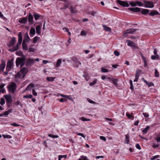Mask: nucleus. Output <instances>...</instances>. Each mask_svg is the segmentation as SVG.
<instances>
[{
    "label": "nucleus",
    "instance_id": "f257e3e1",
    "mask_svg": "<svg viewBox=\"0 0 160 160\" xmlns=\"http://www.w3.org/2000/svg\"><path fill=\"white\" fill-rule=\"evenodd\" d=\"M22 41V35L21 32H19L18 34V42L15 46L12 48L9 49V51L11 52H14L17 50L20 46Z\"/></svg>",
    "mask_w": 160,
    "mask_h": 160
},
{
    "label": "nucleus",
    "instance_id": "f03ea898",
    "mask_svg": "<svg viewBox=\"0 0 160 160\" xmlns=\"http://www.w3.org/2000/svg\"><path fill=\"white\" fill-rule=\"evenodd\" d=\"M28 72V69L26 67H23L21 69L16 75V78H18L20 79L23 78Z\"/></svg>",
    "mask_w": 160,
    "mask_h": 160
},
{
    "label": "nucleus",
    "instance_id": "7ed1b4c3",
    "mask_svg": "<svg viewBox=\"0 0 160 160\" xmlns=\"http://www.w3.org/2000/svg\"><path fill=\"white\" fill-rule=\"evenodd\" d=\"M25 57L17 58L16 61V65L17 67H18L20 65L21 67H22L25 64Z\"/></svg>",
    "mask_w": 160,
    "mask_h": 160
},
{
    "label": "nucleus",
    "instance_id": "20e7f679",
    "mask_svg": "<svg viewBox=\"0 0 160 160\" xmlns=\"http://www.w3.org/2000/svg\"><path fill=\"white\" fill-rule=\"evenodd\" d=\"M17 88V85L14 82L8 85L7 88L8 91L11 93H14Z\"/></svg>",
    "mask_w": 160,
    "mask_h": 160
},
{
    "label": "nucleus",
    "instance_id": "39448f33",
    "mask_svg": "<svg viewBox=\"0 0 160 160\" xmlns=\"http://www.w3.org/2000/svg\"><path fill=\"white\" fill-rule=\"evenodd\" d=\"M144 7L147 8H152L154 7L153 2L152 1H147L146 0H143Z\"/></svg>",
    "mask_w": 160,
    "mask_h": 160
},
{
    "label": "nucleus",
    "instance_id": "423d86ee",
    "mask_svg": "<svg viewBox=\"0 0 160 160\" xmlns=\"http://www.w3.org/2000/svg\"><path fill=\"white\" fill-rule=\"evenodd\" d=\"M13 59H11L8 60L6 66V71H9L11 70V68H12V66L13 65Z\"/></svg>",
    "mask_w": 160,
    "mask_h": 160
},
{
    "label": "nucleus",
    "instance_id": "0eeeda50",
    "mask_svg": "<svg viewBox=\"0 0 160 160\" xmlns=\"http://www.w3.org/2000/svg\"><path fill=\"white\" fill-rule=\"evenodd\" d=\"M116 2L117 3L122 7H128L129 6V4L127 2L122 1L120 0H117Z\"/></svg>",
    "mask_w": 160,
    "mask_h": 160
},
{
    "label": "nucleus",
    "instance_id": "6e6552de",
    "mask_svg": "<svg viewBox=\"0 0 160 160\" xmlns=\"http://www.w3.org/2000/svg\"><path fill=\"white\" fill-rule=\"evenodd\" d=\"M126 42L127 43L128 45L131 47L132 48L135 49L137 48V46L134 42L129 40H126Z\"/></svg>",
    "mask_w": 160,
    "mask_h": 160
},
{
    "label": "nucleus",
    "instance_id": "1a4fd4ad",
    "mask_svg": "<svg viewBox=\"0 0 160 160\" xmlns=\"http://www.w3.org/2000/svg\"><path fill=\"white\" fill-rule=\"evenodd\" d=\"M62 1L64 2L63 3L64 7L63 8H61V10L66 9L67 8H69L68 6L70 4V2L68 0H62Z\"/></svg>",
    "mask_w": 160,
    "mask_h": 160
},
{
    "label": "nucleus",
    "instance_id": "9d476101",
    "mask_svg": "<svg viewBox=\"0 0 160 160\" xmlns=\"http://www.w3.org/2000/svg\"><path fill=\"white\" fill-rule=\"evenodd\" d=\"M5 98L7 103H10L12 102V98L10 95H6L4 96Z\"/></svg>",
    "mask_w": 160,
    "mask_h": 160
},
{
    "label": "nucleus",
    "instance_id": "9b49d317",
    "mask_svg": "<svg viewBox=\"0 0 160 160\" xmlns=\"http://www.w3.org/2000/svg\"><path fill=\"white\" fill-rule=\"evenodd\" d=\"M16 42V38L14 37L12 38L11 40L9 42V43L7 45L8 47L10 48Z\"/></svg>",
    "mask_w": 160,
    "mask_h": 160
},
{
    "label": "nucleus",
    "instance_id": "f8f14e48",
    "mask_svg": "<svg viewBox=\"0 0 160 160\" xmlns=\"http://www.w3.org/2000/svg\"><path fill=\"white\" fill-rule=\"evenodd\" d=\"M136 30L135 29L133 28H130L124 31V34L127 33H133Z\"/></svg>",
    "mask_w": 160,
    "mask_h": 160
},
{
    "label": "nucleus",
    "instance_id": "ddd939ff",
    "mask_svg": "<svg viewBox=\"0 0 160 160\" xmlns=\"http://www.w3.org/2000/svg\"><path fill=\"white\" fill-rule=\"evenodd\" d=\"M128 10L133 12H140L141 11V9L138 7L129 8Z\"/></svg>",
    "mask_w": 160,
    "mask_h": 160
},
{
    "label": "nucleus",
    "instance_id": "4468645a",
    "mask_svg": "<svg viewBox=\"0 0 160 160\" xmlns=\"http://www.w3.org/2000/svg\"><path fill=\"white\" fill-rule=\"evenodd\" d=\"M72 60L75 63L77 67H78V65L81 64L79 60L76 58H72Z\"/></svg>",
    "mask_w": 160,
    "mask_h": 160
},
{
    "label": "nucleus",
    "instance_id": "2eb2a0df",
    "mask_svg": "<svg viewBox=\"0 0 160 160\" xmlns=\"http://www.w3.org/2000/svg\"><path fill=\"white\" fill-rule=\"evenodd\" d=\"M2 63L0 65V69L3 71L5 68L6 66V62L4 60H2Z\"/></svg>",
    "mask_w": 160,
    "mask_h": 160
},
{
    "label": "nucleus",
    "instance_id": "dca6fc26",
    "mask_svg": "<svg viewBox=\"0 0 160 160\" xmlns=\"http://www.w3.org/2000/svg\"><path fill=\"white\" fill-rule=\"evenodd\" d=\"M142 80L145 82L147 85L149 87H150L152 86H154V84L152 82H148L146 80H145L144 78H142Z\"/></svg>",
    "mask_w": 160,
    "mask_h": 160
},
{
    "label": "nucleus",
    "instance_id": "f3484780",
    "mask_svg": "<svg viewBox=\"0 0 160 160\" xmlns=\"http://www.w3.org/2000/svg\"><path fill=\"white\" fill-rule=\"evenodd\" d=\"M140 53L142 57V59L144 62V66H146L147 65V60L143 56V54L141 52H140Z\"/></svg>",
    "mask_w": 160,
    "mask_h": 160
},
{
    "label": "nucleus",
    "instance_id": "a211bd4d",
    "mask_svg": "<svg viewBox=\"0 0 160 160\" xmlns=\"http://www.w3.org/2000/svg\"><path fill=\"white\" fill-rule=\"evenodd\" d=\"M30 39V38L28 34V33L27 32L24 35V38L23 41H24V42H28L29 40Z\"/></svg>",
    "mask_w": 160,
    "mask_h": 160
},
{
    "label": "nucleus",
    "instance_id": "6ab92c4d",
    "mask_svg": "<svg viewBox=\"0 0 160 160\" xmlns=\"http://www.w3.org/2000/svg\"><path fill=\"white\" fill-rule=\"evenodd\" d=\"M159 14V12L156 10H153L151 11L149 13V15L151 16H154L155 15Z\"/></svg>",
    "mask_w": 160,
    "mask_h": 160
},
{
    "label": "nucleus",
    "instance_id": "aec40b11",
    "mask_svg": "<svg viewBox=\"0 0 160 160\" xmlns=\"http://www.w3.org/2000/svg\"><path fill=\"white\" fill-rule=\"evenodd\" d=\"M149 10L148 9H142V10L140 12L142 14L146 15L149 13Z\"/></svg>",
    "mask_w": 160,
    "mask_h": 160
},
{
    "label": "nucleus",
    "instance_id": "412c9836",
    "mask_svg": "<svg viewBox=\"0 0 160 160\" xmlns=\"http://www.w3.org/2000/svg\"><path fill=\"white\" fill-rule=\"evenodd\" d=\"M27 21V18H24L19 20L18 22L20 23H25Z\"/></svg>",
    "mask_w": 160,
    "mask_h": 160
},
{
    "label": "nucleus",
    "instance_id": "4be33fe9",
    "mask_svg": "<svg viewBox=\"0 0 160 160\" xmlns=\"http://www.w3.org/2000/svg\"><path fill=\"white\" fill-rule=\"evenodd\" d=\"M131 114H130L129 113L127 112L126 113V115L129 119H131L132 120H133L134 119V116H133V113H131Z\"/></svg>",
    "mask_w": 160,
    "mask_h": 160
},
{
    "label": "nucleus",
    "instance_id": "5701e85b",
    "mask_svg": "<svg viewBox=\"0 0 160 160\" xmlns=\"http://www.w3.org/2000/svg\"><path fill=\"white\" fill-rule=\"evenodd\" d=\"M27 42H24V41H23L22 43V47L23 49L25 50H28V47L27 46V45L26 43Z\"/></svg>",
    "mask_w": 160,
    "mask_h": 160
},
{
    "label": "nucleus",
    "instance_id": "b1692460",
    "mask_svg": "<svg viewBox=\"0 0 160 160\" xmlns=\"http://www.w3.org/2000/svg\"><path fill=\"white\" fill-rule=\"evenodd\" d=\"M70 11L71 13L73 14L76 12V8L72 6L70 7Z\"/></svg>",
    "mask_w": 160,
    "mask_h": 160
},
{
    "label": "nucleus",
    "instance_id": "393cba45",
    "mask_svg": "<svg viewBox=\"0 0 160 160\" xmlns=\"http://www.w3.org/2000/svg\"><path fill=\"white\" fill-rule=\"evenodd\" d=\"M33 16L34 19L36 21L38 20L40 17V15L36 12L34 13Z\"/></svg>",
    "mask_w": 160,
    "mask_h": 160
},
{
    "label": "nucleus",
    "instance_id": "a878e982",
    "mask_svg": "<svg viewBox=\"0 0 160 160\" xmlns=\"http://www.w3.org/2000/svg\"><path fill=\"white\" fill-rule=\"evenodd\" d=\"M102 27L104 28V29L107 31L108 32H111V29L109 27H107L105 25H103Z\"/></svg>",
    "mask_w": 160,
    "mask_h": 160
},
{
    "label": "nucleus",
    "instance_id": "bb28decb",
    "mask_svg": "<svg viewBox=\"0 0 160 160\" xmlns=\"http://www.w3.org/2000/svg\"><path fill=\"white\" fill-rule=\"evenodd\" d=\"M36 33L38 34H40L41 30V25H39L36 26Z\"/></svg>",
    "mask_w": 160,
    "mask_h": 160
},
{
    "label": "nucleus",
    "instance_id": "cd10ccee",
    "mask_svg": "<svg viewBox=\"0 0 160 160\" xmlns=\"http://www.w3.org/2000/svg\"><path fill=\"white\" fill-rule=\"evenodd\" d=\"M112 81V83L113 84V85H114V86H116L118 85V79L113 78Z\"/></svg>",
    "mask_w": 160,
    "mask_h": 160
},
{
    "label": "nucleus",
    "instance_id": "c85d7f7f",
    "mask_svg": "<svg viewBox=\"0 0 160 160\" xmlns=\"http://www.w3.org/2000/svg\"><path fill=\"white\" fill-rule=\"evenodd\" d=\"M40 38L38 36H35L33 39L32 42L34 43H36L39 40Z\"/></svg>",
    "mask_w": 160,
    "mask_h": 160
},
{
    "label": "nucleus",
    "instance_id": "c756f323",
    "mask_svg": "<svg viewBox=\"0 0 160 160\" xmlns=\"http://www.w3.org/2000/svg\"><path fill=\"white\" fill-rule=\"evenodd\" d=\"M129 135L128 134H126L125 136V142H126V143L127 144L129 143Z\"/></svg>",
    "mask_w": 160,
    "mask_h": 160
},
{
    "label": "nucleus",
    "instance_id": "7c9ffc66",
    "mask_svg": "<svg viewBox=\"0 0 160 160\" xmlns=\"http://www.w3.org/2000/svg\"><path fill=\"white\" fill-rule=\"evenodd\" d=\"M136 3L137 6H138L139 7L142 6L144 5V3H143L139 1H136Z\"/></svg>",
    "mask_w": 160,
    "mask_h": 160
},
{
    "label": "nucleus",
    "instance_id": "2f4dec72",
    "mask_svg": "<svg viewBox=\"0 0 160 160\" xmlns=\"http://www.w3.org/2000/svg\"><path fill=\"white\" fill-rule=\"evenodd\" d=\"M150 128L149 126H147L146 128H145L142 131V132L144 134H146L148 130Z\"/></svg>",
    "mask_w": 160,
    "mask_h": 160
},
{
    "label": "nucleus",
    "instance_id": "473e14b6",
    "mask_svg": "<svg viewBox=\"0 0 160 160\" xmlns=\"http://www.w3.org/2000/svg\"><path fill=\"white\" fill-rule=\"evenodd\" d=\"M139 73L137 72L135 74V79L134 80V82H137L138 81L139 77Z\"/></svg>",
    "mask_w": 160,
    "mask_h": 160
},
{
    "label": "nucleus",
    "instance_id": "72a5a7b5",
    "mask_svg": "<svg viewBox=\"0 0 160 160\" xmlns=\"http://www.w3.org/2000/svg\"><path fill=\"white\" fill-rule=\"evenodd\" d=\"M61 62H62L61 59H58V61L57 62V64L56 65V67L57 68H58V67H59L60 66V65L61 64Z\"/></svg>",
    "mask_w": 160,
    "mask_h": 160
},
{
    "label": "nucleus",
    "instance_id": "f704fd0d",
    "mask_svg": "<svg viewBox=\"0 0 160 160\" xmlns=\"http://www.w3.org/2000/svg\"><path fill=\"white\" fill-rule=\"evenodd\" d=\"M81 158H79L78 159V160H89L88 159L87 157L83 155L81 156Z\"/></svg>",
    "mask_w": 160,
    "mask_h": 160
},
{
    "label": "nucleus",
    "instance_id": "c9c22d12",
    "mask_svg": "<svg viewBox=\"0 0 160 160\" xmlns=\"http://www.w3.org/2000/svg\"><path fill=\"white\" fill-rule=\"evenodd\" d=\"M55 78V77H47L46 79L48 81H53L54 80Z\"/></svg>",
    "mask_w": 160,
    "mask_h": 160
},
{
    "label": "nucleus",
    "instance_id": "e433bc0d",
    "mask_svg": "<svg viewBox=\"0 0 160 160\" xmlns=\"http://www.w3.org/2000/svg\"><path fill=\"white\" fill-rule=\"evenodd\" d=\"M5 103V101L4 99L3 98H2L0 99V104L2 106L3 104H4Z\"/></svg>",
    "mask_w": 160,
    "mask_h": 160
},
{
    "label": "nucleus",
    "instance_id": "4c0bfd02",
    "mask_svg": "<svg viewBox=\"0 0 160 160\" xmlns=\"http://www.w3.org/2000/svg\"><path fill=\"white\" fill-rule=\"evenodd\" d=\"M0 17L3 19L5 21L7 20V19L4 17L3 15L2 14V12L0 11Z\"/></svg>",
    "mask_w": 160,
    "mask_h": 160
},
{
    "label": "nucleus",
    "instance_id": "58836bf2",
    "mask_svg": "<svg viewBox=\"0 0 160 160\" xmlns=\"http://www.w3.org/2000/svg\"><path fill=\"white\" fill-rule=\"evenodd\" d=\"M79 119L83 121H90L89 119L83 117L80 118Z\"/></svg>",
    "mask_w": 160,
    "mask_h": 160
},
{
    "label": "nucleus",
    "instance_id": "ea45409f",
    "mask_svg": "<svg viewBox=\"0 0 160 160\" xmlns=\"http://www.w3.org/2000/svg\"><path fill=\"white\" fill-rule=\"evenodd\" d=\"M35 33V30L34 28H31V35H33ZM32 36H31V37Z\"/></svg>",
    "mask_w": 160,
    "mask_h": 160
},
{
    "label": "nucleus",
    "instance_id": "a19ab883",
    "mask_svg": "<svg viewBox=\"0 0 160 160\" xmlns=\"http://www.w3.org/2000/svg\"><path fill=\"white\" fill-rule=\"evenodd\" d=\"M8 113L7 111L5 112L4 113L0 114L1 116L0 117H2L3 116H7L8 115Z\"/></svg>",
    "mask_w": 160,
    "mask_h": 160
},
{
    "label": "nucleus",
    "instance_id": "79ce46f5",
    "mask_svg": "<svg viewBox=\"0 0 160 160\" xmlns=\"http://www.w3.org/2000/svg\"><path fill=\"white\" fill-rule=\"evenodd\" d=\"M97 82V80L96 79H94L93 82H90L89 83V85L90 86H92L95 84Z\"/></svg>",
    "mask_w": 160,
    "mask_h": 160
},
{
    "label": "nucleus",
    "instance_id": "37998d69",
    "mask_svg": "<svg viewBox=\"0 0 160 160\" xmlns=\"http://www.w3.org/2000/svg\"><path fill=\"white\" fill-rule=\"evenodd\" d=\"M101 71L103 72H108V70L103 67H102L101 68Z\"/></svg>",
    "mask_w": 160,
    "mask_h": 160
},
{
    "label": "nucleus",
    "instance_id": "c03bdc74",
    "mask_svg": "<svg viewBox=\"0 0 160 160\" xmlns=\"http://www.w3.org/2000/svg\"><path fill=\"white\" fill-rule=\"evenodd\" d=\"M155 76L156 77H158L159 76V74L156 68L155 69Z\"/></svg>",
    "mask_w": 160,
    "mask_h": 160
},
{
    "label": "nucleus",
    "instance_id": "a18cd8bd",
    "mask_svg": "<svg viewBox=\"0 0 160 160\" xmlns=\"http://www.w3.org/2000/svg\"><path fill=\"white\" fill-rule=\"evenodd\" d=\"M48 136L49 137L53 138H58L59 136L58 135H55L53 134H48Z\"/></svg>",
    "mask_w": 160,
    "mask_h": 160
},
{
    "label": "nucleus",
    "instance_id": "49530a36",
    "mask_svg": "<svg viewBox=\"0 0 160 160\" xmlns=\"http://www.w3.org/2000/svg\"><path fill=\"white\" fill-rule=\"evenodd\" d=\"M129 4L132 7H135L137 6L136 3L135 2H131L129 3Z\"/></svg>",
    "mask_w": 160,
    "mask_h": 160
},
{
    "label": "nucleus",
    "instance_id": "de8ad7c7",
    "mask_svg": "<svg viewBox=\"0 0 160 160\" xmlns=\"http://www.w3.org/2000/svg\"><path fill=\"white\" fill-rule=\"evenodd\" d=\"M114 53L117 56H119L120 54L119 52L117 50H115L114 52Z\"/></svg>",
    "mask_w": 160,
    "mask_h": 160
},
{
    "label": "nucleus",
    "instance_id": "09e8293b",
    "mask_svg": "<svg viewBox=\"0 0 160 160\" xmlns=\"http://www.w3.org/2000/svg\"><path fill=\"white\" fill-rule=\"evenodd\" d=\"M3 136L4 138H12L11 136L9 135H3Z\"/></svg>",
    "mask_w": 160,
    "mask_h": 160
},
{
    "label": "nucleus",
    "instance_id": "8fccbe9b",
    "mask_svg": "<svg viewBox=\"0 0 160 160\" xmlns=\"http://www.w3.org/2000/svg\"><path fill=\"white\" fill-rule=\"evenodd\" d=\"M30 64V58H29L28 59L27 62L25 63V65L28 66Z\"/></svg>",
    "mask_w": 160,
    "mask_h": 160
},
{
    "label": "nucleus",
    "instance_id": "3c124183",
    "mask_svg": "<svg viewBox=\"0 0 160 160\" xmlns=\"http://www.w3.org/2000/svg\"><path fill=\"white\" fill-rule=\"evenodd\" d=\"M81 35L82 36H85L86 35V32L85 31H82L81 32Z\"/></svg>",
    "mask_w": 160,
    "mask_h": 160
},
{
    "label": "nucleus",
    "instance_id": "603ef678",
    "mask_svg": "<svg viewBox=\"0 0 160 160\" xmlns=\"http://www.w3.org/2000/svg\"><path fill=\"white\" fill-rule=\"evenodd\" d=\"M58 100H59V101H60L61 102H65L67 101V99L65 98H61L60 99H57Z\"/></svg>",
    "mask_w": 160,
    "mask_h": 160
},
{
    "label": "nucleus",
    "instance_id": "864d4df0",
    "mask_svg": "<svg viewBox=\"0 0 160 160\" xmlns=\"http://www.w3.org/2000/svg\"><path fill=\"white\" fill-rule=\"evenodd\" d=\"M159 144H156L155 143H153V144L152 145V146L154 148H158L159 147Z\"/></svg>",
    "mask_w": 160,
    "mask_h": 160
},
{
    "label": "nucleus",
    "instance_id": "5fc2aeb1",
    "mask_svg": "<svg viewBox=\"0 0 160 160\" xmlns=\"http://www.w3.org/2000/svg\"><path fill=\"white\" fill-rule=\"evenodd\" d=\"M159 156H160L158 155L154 156L151 158V159L153 160H155V159H156V158H159Z\"/></svg>",
    "mask_w": 160,
    "mask_h": 160
},
{
    "label": "nucleus",
    "instance_id": "6e6d98bb",
    "mask_svg": "<svg viewBox=\"0 0 160 160\" xmlns=\"http://www.w3.org/2000/svg\"><path fill=\"white\" fill-rule=\"evenodd\" d=\"M32 93L33 95L37 96V93L35 91L34 89H33L32 90Z\"/></svg>",
    "mask_w": 160,
    "mask_h": 160
},
{
    "label": "nucleus",
    "instance_id": "4d7b16f0",
    "mask_svg": "<svg viewBox=\"0 0 160 160\" xmlns=\"http://www.w3.org/2000/svg\"><path fill=\"white\" fill-rule=\"evenodd\" d=\"M76 134L77 135H78V136H82L83 138H85V136L82 133H76Z\"/></svg>",
    "mask_w": 160,
    "mask_h": 160
},
{
    "label": "nucleus",
    "instance_id": "13d9d810",
    "mask_svg": "<svg viewBox=\"0 0 160 160\" xmlns=\"http://www.w3.org/2000/svg\"><path fill=\"white\" fill-rule=\"evenodd\" d=\"M88 102L91 103L95 104L96 103V102H95L92 101V100H91V99H88Z\"/></svg>",
    "mask_w": 160,
    "mask_h": 160
},
{
    "label": "nucleus",
    "instance_id": "bf43d9fd",
    "mask_svg": "<svg viewBox=\"0 0 160 160\" xmlns=\"http://www.w3.org/2000/svg\"><path fill=\"white\" fill-rule=\"evenodd\" d=\"M100 139L104 141H106V138L105 137L102 136H101L100 137Z\"/></svg>",
    "mask_w": 160,
    "mask_h": 160
},
{
    "label": "nucleus",
    "instance_id": "052dcab7",
    "mask_svg": "<svg viewBox=\"0 0 160 160\" xmlns=\"http://www.w3.org/2000/svg\"><path fill=\"white\" fill-rule=\"evenodd\" d=\"M136 147L137 149H138L139 150H140L141 149V147L139 145V144L138 143H137L136 145Z\"/></svg>",
    "mask_w": 160,
    "mask_h": 160
},
{
    "label": "nucleus",
    "instance_id": "680f3d73",
    "mask_svg": "<svg viewBox=\"0 0 160 160\" xmlns=\"http://www.w3.org/2000/svg\"><path fill=\"white\" fill-rule=\"evenodd\" d=\"M33 17L31 14V24L33 23Z\"/></svg>",
    "mask_w": 160,
    "mask_h": 160
},
{
    "label": "nucleus",
    "instance_id": "e2e57ef3",
    "mask_svg": "<svg viewBox=\"0 0 160 160\" xmlns=\"http://www.w3.org/2000/svg\"><path fill=\"white\" fill-rule=\"evenodd\" d=\"M96 13V12L93 11H92V12H91V14L93 16H95Z\"/></svg>",
    "mask_w": 160,
    "mask_h": 160
},
{
    "label": "nucleus",
    "instance_id": "0e129e2a",
    "mask_svg": "<svg viewBox=\"0 0 160 160\" xmlns=\"http://www.w3.org/2000/svg\"><path fill=\"white\" fill-rule=\"evenodd\" d=\"M60 96L63 97H64V98H68V97H69V96H68V95H62V94H59Z\"/></svg>",
    "mask_w": 160,
    "mask_h": 160
},
{
    "label": "nucleus",
    "instance_id": "69168bd1",
    "mask_svg": "<svg viewBox=\"0 0 160 160\" xmlns=\"http://www.w3.org/2000/svg\"><path fill=\"white\" fill-rule=\"evenodd\" d=\"M139 121L138 120H137V121H136L134 123V124L135 125V126H137L138 125V123H139Z\"/></svg>",
    "mask_w": 160,
    "mask_h": 160
},
{
    "label": "nucleus",
    "instance_id": "338daca9",
    "mask_svg": "<svg viewBox=\"0 0 160 160\" xmlns=\"http://www.w3.org/2000/svg\"><path fill=\"white\" fill-rule=\"evenodd\" d=\"M155 139L157 140V142H160V136L159 137L156 138Z\"/></svg>",
    "mask_w": 160,
    "mask_h": 160
},
{
    "label": "nucleus",
    "instance_id": "774afa93",
    "mask_svg": "<svg viewBox=\"0 0 160 160\" xmlns=\"http://www.w3.org/2000/svg\"><path fill=\"white\" fill-rule=\"evenodd\" d=\"M47 142L46 141H44L43 142V145H44L46 147H48V145H47Z\"/></svg>",
    "mask_w": 160,
    "mask_h": 160
}]
</instances>
